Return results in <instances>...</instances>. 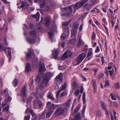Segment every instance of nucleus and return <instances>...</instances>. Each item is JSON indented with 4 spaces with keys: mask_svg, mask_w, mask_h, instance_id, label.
Here are the masks:
<instances>
[{
    "mask_svg": "<svg viewBox=\"0 0 120 120\" xmlns=\"http://www.w3.org/2000/svg\"><path fill=\"white\" fill-rule=\"evenodd\" d=\"M41 79V78L39 77L38 75L36 78H35V80L36 81H37L38 82H39L40 81Z\"/></svg>",
    "mask_w": 120,
    "mask_h": 120,
    "instance_id": "3c124183",
    "label": "nucleus"
},
{
    "mask_svg": "<svg viewBox=\"0 0 120 120\" xmlns=\"http://www.w3.org/2000/svg\"><path fill=\"white\" fill-rule=\"evenodd\" d=\"M78 30L72 28L71 30V37L72 38H75L76 37Z\"/></svg>",
    "mask_w": 120,
    "mask_h": 120,
    "instance_id": "f8f14e48",
    "label": "nucleus"
},
{
    "mask_svg": "<svg viewBox=\"0 0 120 120\" xmlns=\"http://www.w3.org/2000/svg\"><path fill=\"white\" fill-rule=\"evenodd\" d=\"M71 99H69L65 103L63 104L64 108H63L65 109L66 110H68L69 109L70 106V103Z\"/></svg>",
    "mask_w": 120,
    "mask_h": 120,
    "instance_id": "423d86ee",
    "label": "nucleus"
},
{
    "mask_svg": "<svg viewBox=\"0 0 120 120\" xmlns=\"http://www.w3.org/2000/svg\"><path fill=\"white\" fill-rule=\"evenodd\" d=\"M88 0H82L81 2L76 3L73 7L74 9H78L82 7L84 4L87 3Z\"/></svg>",
    "mask_w": 120,
    "mask_h": 120,
    "instance_id": "20e7f679",
    "label": "nucleus"
},
{
    "mask_svg": "<svg viewBox=\"0 0 120 120\" xmlns=\"http://www.w3.org/2000/svg\"><path fill=\"white\" fill-rule=\"evenodd\" d=\"M55 80V82L56 83L55 89L56 90H57L59 88V86L57 84H60L62 80V73L61 72L60 73L59 75L56 77Z\"/></svg>",
    "mask_w": 120,
    "mask_h": 120,
    "instance_id": "7ed1b4c3",
    "label": "nucleus"
},
{
    "mask_svg": "<svg viewBox=\"0 0 120 120\" xmlns=\"http://www.w3.org/2000/svg\"><path fill=\"white\" fill-rule=\"evenodd\" d=\"M1 94L3 95L6 96L8 94V90L7 88H5L4 90H2L1 92Z\"/></svg>",
    "mask_w": 120,
    "mask_h": 120,
    "instance_id": "5701e85b",
    "label": "nucleus"
},
{
    "mask_svg": "<svg viewBox=\"0 0 120 120\" xmlns=\"http://www.w3.org/2000/svg\"><path fill=\"white\" fill-rule=\"evenodd\" d=\"M100 51V49L99 47L97 46L96 47V49L95 50V52L96 53Z\"/></svg>",
    "mask_w": 120,
    "mask_h": 120,
    "instance_id": "774afa93",
    "label": "nucleus"
},
{
    "mask_svg": "<svg viewBox=\"0 0 120 120\" xmlns=\"http://www.w3.org/2000/svg\"><path fill=\"white\" fill-rule=\"evenodd\" d=\"M61 91L62 90H61V88H60L58 90L56 93V97L57 98L58 97H59L60 93Z\"/></svg>",
    "mask_w": 120,
    "mask_h": 120,
    "instance_id": "8fccbe9b",
    "label": "nucleus"
},
{
    "mask_svg": "<svg viewBox=\"0 0 120 120\" xmlns=\"http://www.w3.org/2000/svg\"><path fill=\"white\" fill-rule=\"evenodd\" d=\"M26 66L25 68V71L26 72H28L31 71V66L30 64L29 63H27L26 64Z\"/></svg>",
    "mask_w": 120,
    "mask_h": 120,
    "instance_id": "6ab92c4d",
    "label": "nucleus"
},
{
    "mask_svg": "<svg viewBox=\"0 0 120 120\" xmlns=\"http://www.w3.org/2000/svg\"><path fill=\"white\" fill-rule=\"evenodd\" d=\"M84 45V43L82 40H79L78 43L77 44V46L78 47H80L82 45Z\"/></svg>",
    "mask_w": 120,
    "mask_h": 120,
    "instance_id": "c9c22d12",
    "label": "nucleus"
},
{
    "mask_svg": "<svg viewBox=\"0 0 120 120\" xmlns=\"http://www.w3.org/2000/svg\"><path fill=\"white\" fill-rule=\"evenodd\" d=\"M103 5L105 6V8H103L102 9L103 11L105 12H106V8L107 7L108 5L107 4H104Z\"/></svg>",
    "mask_w": 120,
    "mask_h": 120,
    "instance_id": "6e6d98bb",
    "label": "nucleus"
},
{
    "mask_svg": "<svg viewBox=\"0 0 120 120\" xmlns=\"http://www.w3.org/2000/svg\"><path fill=\"white\" fill-rule=\"evenodd\" d=\"M62 11L64 12H67L68 11L69 12L66 13H62V16L68 17L71 14L73 11L72 7L71 6L68 7V8H64Z\"/></svg>",
    "mask_w": 120,
    "mask_h": 120,
    "instance_id": "f257e3e1",
    "label": "nucleus"
},
{
    "mask_svg": "<svg viewBox=\"0 0 120 120\" xmlns=\"http://www.w3.org/2000/svg\"><path fill=\"white\" fill-rule=\"evenodd\" d=\"M92 49H90L88 51V52L86 57H89L90 56L92 57Z\"/></svg>",
    "mask_w": 120,
    "mask_h": 120,
    "instance_id": "2f4dec72",
    "label": "nucleus"
},
{
    "mask_svg": "<svg viewBox=\"0 0 120 120\" xmlns=\"http://www.w3.org/2000/svg\"><path fill=\"white\" fill-rule=\"evenodd\" d=\"M86 56V54L82 53L80 54L76 58V60L77 63L75 65H77L80 63L83 60Z\"/></svg>",
    "mask_w": 120,
    "mask_h": 120,
    "instance_id": "39448f33",
    "label": "nucleus"
},
{
    "mask_svg": "<svg viewBox=\"0 0 120 120\" xmlns=\"http://www.w3.org/2000/svg\"><path fill=\"white\" fill-rule=\"evenodd\" d=\"M71 86L73 87V89L74 90L77 89L78 88L77 84L75 82H72Z\"/></svg>",
    "mask_w": 120,
    "mask_h": 120,
    "instance_id": "cd10ccee",
    "label": "nucleus"
},
{
    "mask_svg": "<svg viewBox=\"0 0 120 120\" xmlns=\"http://www.w3.org/2000/svg\"><path fill=\"white\" fill-rule=\"evenodd\" d=\"M9 106H8L5 107L3 110V111L6 113H7L9 110Z\"/></svg>",
    "mask_w": 120,
    "mask_h": 120,
    "instance_id": "e433bc0d",
    "label": "nucleus"
},
{
    "mask_svg": "<svg viewBox=\"0 0 120 120\" xmlns=\"http://www.w3.org/2000/svg\"><path fill=\"white\" fill-rule=\"evenodd\" d=\"M69 24V23L68 22H65L63 23V25L65 26H67Z\"/></svg>",
    "mask_w": 120,
    "mask_h": 120,
    "instance_id": "338daca9",
    "label": "nucleus"
},
{
    "mask_svg": "<svg viewBox=\"0 0 120 120\" xmlns=\"http://www.w3.org/2000/svg\"><path fill=\"white\" fill-rule=\"evenodd\" d=\"M28 112H30L32 116H34L36 115V114L34 112L33 110L32 109L28 108L26 110V112L28 113Z\"/></svg>",
    "mask_w": 120,
    "mask_h": 120,
    "instance_id": "a211bd4d",
    "label": "nucleus"
},
{
    "mask_svg": "<svg viewBox=\"0 0 120 120\" xmlns=\"http://www.w3.org/2000/svg\"><path fill=\"white\" fill-rule=\"evenodd\" d=\"M59 55L58 50L57 49H54L52 52V55L53 56V58L55 59H56Z\"/></svg>",
    "mask_w": 120,
    "mask_h": 120,
    "instance_id": "1a4fd4ad",
    "label": "nucleus"
},
{
    "mask_svg": "<svg viewBox=\"0 0 120 120\" xmlns=\"http://www.w3.org/2000/svg\"><path fill=\"white\" fill-rule=\"evenodd\" d=\"M18 83V80L15 78L13 81L12 84L15 87L17 86Z\"/></svg>",
    "mask_w": 120,
    "mask_h": 120,
    "instance_id": "7c9ffc66",
    "label": "nucleus"
},
{
    "mask_svg": "<svg viewBox=\"0 0 120 120\" xmlns=\"http://www.w3.org/2000/svg\"><path fill=\"white\" fill-rule=\"evenodd\" d=\"M45 11H47L50 10V8L49 6L46 5L45 7Z\"/></svg>",
    "mask_w": 120,
    "mask_h": 120,
    "instance_id": "5fc2aeb1",
    "label": "nucleus"
},
{
    "mask_svg": "<svg viewBox=\"0 0 120 120\" xmlns=\"http://www.w3.org/2000/svg\"><path fill=\"white\" fill-rule=\"evenodd\" d=\"M46 0H39L40 7V8H44L46 5Z\"/></svg>",
    "mask_w": 120,
    "mask_h": 120,
    "instance_id": "dca6fc26",
    "label": "nucleus"
},
{
    "mask_svg": "<svg viewBox=\"0 0 120 120\" xmlns=\"http://www.w3.org/2000/svg\"><path fill=\"white\" fill-rule=\"evenodd\" d=\"M48 34L49 35V38L52 41L53 33L52 32H48Z\"/></svg>",
    "mask_w": 120,
    "mask_h": 120,
    "instance_id": "f704fd0d",
    "label": "nucleus"
},
{
    "mask_svg": "<svg viewBox=\"0 0 120 120\" xmlns=\"http://www.w3.org/2000/svg\"><path fill=\"white\" fill-rule=\"evenodd\" d=\"M59 69L60 70H63L66 67V65H64L61 66L58 65Z\"/></svg>",
    "mask_w": 120,
    "mask_h": 120,
    "instance_id": "a18cd8bd",
    "label": "nucleus"
},
{
    "mask_svg": "<svg viewBox=\"0 0 120 120\" xmlns=\"http://www.w3.org/2000/svg\"><path fill=\"white\" fill-rule=\"evenodd\" d=\"M80 113H78L75 116L74 118L76 120H80L81 117L80 116Z\"/></svg>",
    "mask_w": 120,
    "mask_h": 120,
    "instance_id": "ea45409f",
    "label": "nucleus"
},
{
    "mask_svg": "<svg viewBox=\"0 0 120 120\" xmlns=\"http://www.w3.org/2000/svg\"><path fill=\"white\" fill-rule=\"evenodd\" d=\"M101 105L102 107L103 108L104 110H105L106 108V106L105 105V103L103 102H101Z\"/></svg>",
    "mask_w": 120,
    "mask_h": 120,
    "instance_id": "79ce46f5",
    "label": "nucleus"
},
{
    "mask_svg": "<svg viewBox=\"0 0 120 120\" xmlns=\"http://www.w3.org/2000/svg\"><path fill=\"white\" fill-rule=\"evenodd\" d=\"M53 74L52 73H48L45 74L43 79L45 80H47L48 82L50 78L52 76Z\"/></svg>",
    "mask_w": 120,
    "mask_h": 120,
    "instance_id": "2eb2a0df",
    "label": "nucleus"
},
{
    "mask_svg": "<svg viewBox=\"0 0 120 120\" xmlns=\"http://www.w3.org/2000/svg\"><path fill=\"white\" fill-rule=\"evenodd\" d=\"M32 17L36 19V20L37 21H39L40 17V14L38 12L36 14L33 15Z\"/></svg>",
    "mask_w": 120,
    "mask_h": 120,
    "instance_id": "4be33fe9",
    "label": "nucleus"
},
{
    "mask_svg": "<svg viewBox=\"0 0 120 120\" xmlns=\"http://www.w3.org/2000/svg\"><path fill=\"white\" fill-rule=\"evenodd\" d=\"M45 70L46 69L45 67V64H42L41 62H40L39 71L41 72L43 71H45Z\"/></svg>",
    "mask_w": 120,
    "mask_h": 120,
    "instance_id": "f3484780",
    "label": "nucleus"
},
{
    "mask_svg": "<svg viewBox=\"0 0 120 120\" xmlns=\"http://www.w3.org/2000/svg\"><path fill=\"white\" fill-rule=\"evenodd\" d=\"M92 6L90 4L87 3L84 5L83 7L87 11L89 10L91 8Z\"/></svg>",
    "mask_w": 120,
    "mask_h": 120,
    "instance_id": "b1692460",
    "label": "nucleus"
},
{
    "mask_svg": "<svg viewBox=\"0 0 120 120\" xmlns=\"http://www.w3.org/2000/svg\"><path fill=\"white\" fill-rule=\"evenodd\" d=\"M95 34L94 32H93L92 37V39L93 40H94L95 38Z\"/></svg>",
    "mask_w": 120,
    "mask_h": 120,
    "instance_id": "0e129e2a",
    "label": "nucleus"
},
{
    "mask_svg": "<svg viewBox=\"0 0 120 120\" xmlns=\"http://www.w3.org/2000/svg\"><path fill=\"white\" fill-rule=\"evenodd\" d=\"M48 98L51 99V100H53L54 99V98L52 97L50 93H49L48 95Z\"/></svg>",
    "mask_w": 120,
    "mask_h": 120,
    "instance_id": "de8ad7c7",
    "label": "nucleus"
},
{
    "mask_svg": "<svg viewBox=\"0 0 120 120\" xmlns=\"http://www.w3.org/2000/svg\"><path fill=\"white\" fill-rule=\"evenodd\" d=\"M79 26L78 23L77 22H75L74 23L72 28L78 30Z\"/></svg>",
    "mask_w": 120,
    "mask_h": 120,
    "instance_id": "c85d7f7f",
    "label": "nucleus"
},
{
    "mask_svg": "<svg viewBox=\"0 0 120 120\" xmlns=\"http://www.w3.org/2000/svg\"><path fill=\"white\" fill-rule=\"evenodd\" d=\"M109 85V81L108 80H106L105 82V84L104 85V86L105 87H107V86Z\"/></svg>",
    "mask_w": 120,
    "mask_h": 120,
    "instance_id": "e2e57ef3",
    "label": "nucleus"
},
{
    "mask_svg": "<svg viewBox=\"0 0 120 120\" xmlns=\"http://www.w3.org/2000/svg\"><path fill=\"white\" fill-rule=\"evenodd\" d=\"M26 87L25 86L21 90V94L23 96H25L26 94Z\"/></svg>",
    "mask_w": 120,
    "mask_h": 120,
    "instance_id": "393cba45",
    "label": "nucleus"
},
{
    "mask_svg": "<svg viewBox=\"0 0 120 120\" xmlns=\"http://www.w3.org/2000/svg\"><path fill=\"white\" fill-rule=\"evenodd\" d=\"M48 83V82L47 80H45L43 79L42 82H41L39 86V88L41 89H43L45 87L46 85Z\"/></svg>",
    "mask_w": 120,
    "mask_h": 120,
    "instance_id": "6e6552de",
    "label": "nucleus"
},
{
    "mask_svg": "<svg viewBox=\"0 0 120 120\" xmlns=\"http://www.w3.org/2000/svg\"><path fill=\"white\" fill-rule=\"evenodd\" d=\"M30 118V116L29 115H28L27 116H25V120H29Z\"/></svg>",
    "mask_w": 120,
    "mask_h": 120,
    "instance_id": "680f3d73",
    "label": "nucleus"
},
{
    "mask_svg": "<svg viewBox=\"0 0 120 120\" xmlns=\"http://www.w3.org/2000/svg\"><path fill=\"white\" fill-rule=\"evenodd\" d=\"M67 51H66L64 53L63 56L61 57V59L62 60H64L65 59L68 58V55L67 53Z\"/></svg>",
    "mask_w": 120,
    "mask_h": 120,
    "instance_id": "a878e982",
    "label": "nucleus"
},
{
    "mask_svg": "<svg viewBox=\"0 0 120 120\" xmlns=\"http://www.w3.org/2000/svg\"><path fill=\"white\" fill-rule=\"evenodd\" d=\"M79 109L80 107L79 106H78L74 110V112L72 114L74 115H75L76 113L79 111Z\"/></svg>",
    "mask_w": 120,
    "mask_h": 120,
    "instance_id": "4c0bfd02",
    "label": "nucleus"
},
{
    "mask_svg": "<svg viewBox=\"0 0 120 120\" xmlns=\"http://www.w3.org/2000/svg\"><path fill=\"white\" fill-rule=\"evenodd\" d=\"M26 4L23 1H22L21 3V5L20 6V8H22L24 7L25 5Z\"/></svg>",
    "mask_w": 120,
    "mask_h": 120,
    "instance_id": "13d9d810",
    "label": "nucleus"
},
{
    "mask_svg": "<svg viewBox=\"0 0 120 120\" xmlns=\"http://www.w3.org/2000/svg\"><path fill=\"white\" fill-rule=\"evenodd\" d=\"M53 112V111H48V112H47L46 114V118H49L50 116L52 114Z\"/></svg>",
    "mask_w": 120,
    "mask_h": 120,
    "instance_id": "473e14b6",
    "label": "nucleus"
},
{
    "mask_svg": "<svg viewBox=\"0 0 120 120\" xmlns=\"http://www.w3.org/2000/svg\"><path fill=\"white\" fill-rule=\"evenodd\" d=\"M43 106V104L41 102L40 100V102L39 103L38 106L39 109H41Z\"/></svg>",
    "mask_w": 120,
    "mask_h": 120,
    "instance_id": "864d4df0",
    "label": "nucleus"
},
{
    "mask_svg": "<svg viewBox=\"0 0 120 120\" xmlns=\"http://www.w3.org/2000/svg\"><path fill=\"white\" fill-rule=\"evenodd\" d=\"M6 49L7 50L8 52V55L9 56V60L8 61L10 62L11 58V49L10 48L8 47Z\"/></svg>",
    "mask_w": 120,
    "mask_h": 120,
    "instance_id": "412c9836",
    "label": "nucleus"
},
{
    "mask_svg": "<svg viewBox=\"0 0 120 120\" xmlns=\"http://www.w3.org/2000/svg\"><path fill=\"white\" fill-rule=\"evenodd\" d=\"M64 108H62L61 107H58L57 109L54 112L55 114L58 113V115H61L64 114Z\"/></svg>",
    "mask_w": 120,
    "mask_h": 120,
    "instance_id": "0eeeda50",
    "label": "nucleus"
},
{
    "mask_svg": "<svg viewBox=\"0 0 120 120\" xmlns=\"http://www.w3.org/2000/svg\"><path fill=\"white\" fill-rule=\"evenodd\" d=\"M31 34L34 37L36 38L37 34L35 30H34L30 32Z\"/></svg>",
    "mask_w": 120,
    "mask_h": 120,
    "instance_id": "c756f323",
    "label": "nucleus"
},
{
    "mask_svg": "<svg viewBox=\"0 0 120 120\" xmlns=\"http://www.w3.org/2000/svg\"><path fill=\"white\" fill-rule=\"evenodd\" d=\"M79 94V90H77L74 93V95L75 96H77Z\"/></svg>",
    "mask_w": 120,
    "mask_h": 120,
    "instance_id": "4d7b16f0",
    "label": "nucleus"
},
{
    "mask_svg": "<svg viewBox=\"0 0 120 120\" xmlns=\"http://www.w3.org/2000/svg\"><path fill=\"white\" fill-rule=\"evenodd\" d=\"M34 52L33 49H30V50H29V52L28 53L26 54V58L27 60L30 58L31 57V55Z\"/></svg>",
    "mask_w": 120,
    "mask_h": 120,
    "instance_id": "aec40b11",
    "label": "nucleus"
},
{
    "mask_svg": "<svg viewBox=\"0 0 120 120\" xmlns=\"http://www.w3.org/2000/svg\"><path fill=\"white\" fill-rule=\"evenodd\" d=\"M97 0H91L92 3L90 4L92 6L95 4L97 2Z\"/></svg>",
    "mask_w": 120,
    "mask_h": 120,
    "instance_id": "49530a36",
    "label": "nucleus"
},
{
    "mask_svg": "<svg viewBox=\"0 0 120 120\" xmlns=\"http://www.w3.org/2000/svg\"><path fill=\"white\" fill-rule=\"evenodd\" d=\"M11 99V98L10 97H6L5 99V101L6 102V103H8L9 104L10 103V101Z\"/></svg>",
    "mask_w": 120,
    "mask_h": 120,
    "instance_id": "72a5a7b5",
    "label": "nucleus"
},
{
    "mask_svg": "<svg viewBox=\"0 0 120 120\" xmlns=\"http://www.w3.org/2000/svg\"><path fill=\"white\" fill-rule=\"evenodd\" d=\"M66 51H67V53L68 55V57H71L72 55V53L71 52L68 50H67Z\"/></svg>",
    "mask_w": 120,
    "mask_h": 120,
    "instance_id": "bf43d9fd",
    "label": "nucleus"
},
{
    "mask_svg": "<svg viewBox=\"0 0 120 120\" xmlns=\"http://www.w3.org/2000/svg\"><path fill=\"white\" fill-rule=\"evenodd\" d=\"M86 94L85 92H83L82 95V101L84 104H85L86 102Z\"/></svg>",
    "mask_w": 120,
    "mask_h": 120,
    "instance_id": "58836bf2",
    "label": "nucleus"
},
{
    "mask_svg": "<svg viewBox=\"0 0 120 120\" xmlns=\"http://www.w3.org/2000/svg\"><path fill=\"white\" fill-rule=\"evenodd\" d=\"M69 29L68 27L63 28L64 32L61 36V39L62 41L64 40L65 38L69 36Z\"/></svg>",
    "mask_w": 120,
    "mask_h": 120,
    "instance_id": "f03ea898",
    "label": "nucleus"
},
{
    "mask_svg": "<svg viewBox=\"0 0 120 120\" xmlns=\"http://www.w3.org/2000/svg\"><path fill=\"white\" fill-rule=\"evenodd\" d=\"M45 112H46L44 111L41 115L39 116V119H43L45 118Z\"/></svg>",
    "mask_w": 120,
    "mask_h": 120,
    "instance_id": "bb28decb",
    "label": "nucleus"
},
{
    "mask_svg": "<svg viewBox=\"0 0 120 120\" xmlns=\"http://www.w3.org/2000/svg\"><path fill=\"white\" fill-rule=\"evenodd\" d=\"M70 42L71 44L73 45L76 43V40L74 38L70 40Z\"/></svg>",
    "mask_w": 120,
    "mask_h": 120,
    "instance_id": "37998d69",
    "label": "nucleus"
},
{
    "mask_svg": "<svg viewBox=\"0 0 120 120\" xmlns=\"http://www.w3.org/2000/svg\"><path fill=\"white\" fill-rule=\"evenodd\" d=\"M92 83L94 89L95 90L96 88V82L95 80L94 79L92 80Z\"/></svg>",
    "mask_w": 120,
    "mask_h": 120,
    "instance_id": "a19ab883",
    "label": "nucleus"
},
{
    "mask_svg": "<svg viewBox=\"0 0 120 120\" xmlns=\"http://www.w3.org/2000/svg\"><path fill=\"white\" fill-rule=\"evenodd\" d=\"M110 96L111 97V99L112 100H116V99L113 96L112 93H111L110 94Z\"/></svg>",
    "mask_w": 120,
    "mask_h": 120,
    "instance_id": "69168bd1",
    "label": "nucleus"
},
{
    "mask_svg": "<svg viewBox=\"0 0 120 120\" xmlns=\"http://www.w3.org/2000/svg\"><path fill=\"white\" fill-rule=\"evenodd\" d=\"M58 106L57 105H55L52 104V105L49 107L48 111H53V112L55 109Z\"/></svg>",
    "mask_w": 120,
    "mask_h": 120,
    "instance_id": "9b49d317",
    "label": "nucleus"
},
{
    "mask_svg": "<svg viewBox=\"0 0 120 120\" xmlns=\"http://www.w3.org/2000/svg\"><path fill=\"white\" fill-rule=\"evenodd\" d=\"M51 20V18L50 16L46 17L44 19V21H45V25L48 26Z\"/></svg>",
    "mask_w": 120,
    "mask_h": 120,
    "instance_id": "9d476101",
    "label": "nucleus"
},
{
    "mask_svg": "<svg viewBox=\"0 0 120 120\" xmlns=\"http://www.w3.org/2000/svg\"><path fill=\"white\" fill-rule=\"evenodd\" d=\"M67 84L66 83H64L63 84V86L62 87H61L60 88H61V90H62V91L63 90L65 89L66 87L67 86Z\"/></svg>",
    "mask_w": 120,
    "mask_h": 120,
    "instance_id": "c03bdc74",
    "label": "nucleus"
},
{
    "mask_svg": "<svg viewBox=\"0 0 120 120\" xmlns=\"http://www.w3.org/2000/svg\"><path fill=\"white\" fill-rule=\"evenodd\" d=\"M104 76V74L103 73H102L98 75V78L99 79H100L102 78H103Z\"/></svg>",
    "mask_w": 120,
    "mask_h": 120,
    "instance_id": "603ef678",
    "label": "nucleus"
},
{
    "mask_svg": "<svg viewBox=\"0 0 120 120\" xmlns=\"http://www.w3.org/2000/svg\"><path fill=\"white\" fill-rule=\"evenodd\" d=\"M67 95V92H62L61 94V96H65Z\"/></svg>",
    "mask_w": 120,
    "mask_h": 120,
    "instance_id": "052dcab7",
    "label": "nucleus"
},
{
    "mask_svg": "<svg viewBox=\"0 0 120 120\" xmlns=\"http://www.w3.org/2000/svg\"><path fill=\"white\" fill-rule=\"evenodd\" d=\"M40 100L38 99H37L34 100L33 103V106L34 108L36 109L37 108V107L38 106Z\"/></svg>",
    "mask_w": 120,
    "mask_h": 120,
    "instance_id": "ddd939ff",
    "label": "nucleus"
},
{
    "mask_svg": "<svg viewBox=\"0 0 120 120\" xmlns=\"http://www.w3.org/2000/svg\"><path fill=\"white\" fill-rule=\"evenodd\" d=\"M36 38L34 37L32 38L28 37L26 38V39L27 41L29 43L31 44H32L34 43Z\"/></svg>",
    "mask_w": 120,
    "mask_h": 120,
    "instance_id": "4468645a",
    "label": "nucleus"
},
{
    "mask_svg": "<svg viewBox=\"0 0 120 120\" xmlns=\"http://www.w3.org/2000/svg\"><path fill=\"white\" fill-rule=\"evenodd\" d=\"M115 86L116 89H119L120 88V85L119 83H115Z\"/></svg>",
    "mask_w": 120,
    "mask_h": 120,
    "instance_id": "09e8293b",
    "label": "nucleus"
}]
</instances>
